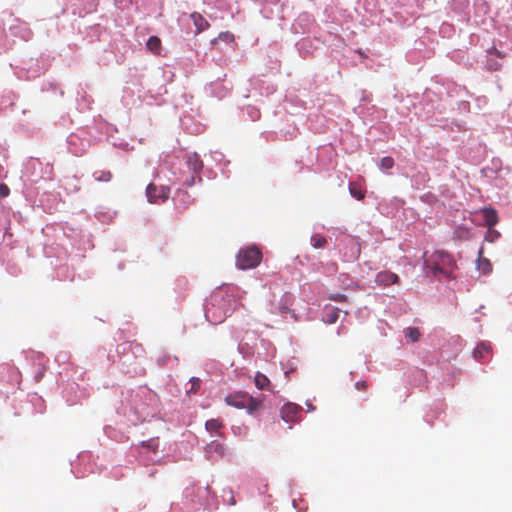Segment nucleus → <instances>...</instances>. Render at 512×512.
<instances>
[{
    "instance_id": "nucleus-19",
    "label": "nucleus",
    "mask_w": 512,
    "mask_h": 512,
    "mask_svg": "<svg viewBox=\"0 0 512 512\" xmlns=\"http://www.w3.org/2000/svg\"><path fill=\"white\" fill-rule=\"evenodd\" d=\"M405 336L410 342H417L420 339V332L415 327H409L405 330Z\"/></svg>"
},
{
    "instance_id": "nucleus-27",
    "label": "nucleus",
    "mask_w": 512,
    "mask_h": 512,
    "mask_svg": "<svg viewBox=\"0 0 512 512\" xmlns=\"http://www.w3.org/2000/svg\"><path fill=\"white\" fill-rule=\"evenodd\" d=\"M177 197L181 198L187 205L191 202L190 195L185 191H179Z\"/></svg>"
},
{
    "instance_id": "nucleus-20",
    "label": "nucleus",
    "mask_w": 512,
    "mask_h": 512,
    "mask_svg": "<svg viewBox=\"0 0 512 512\" xmlns=\"http://www.w3.org/2000/svg\"><path fill=\"white\" fill-rule=\"evenodd\" d=\"M311 243L314 248L319 249L326 245L327 240L324 236L317 234L311 237Z\"/></svg>"
},
{
    "instance_id": "nucleus-9",
    "label": "nucleus",
    "mask_w": 512,
    "mask_h": 512,
    "mask_svg": "<svg viewBox=\"0 0 512 512\" xmlns=\"http://www.w3.org/2000/svg\"><path fill=\"white\" fill-rule=\"evenodd\" d=\"M186 164H187L188 168L194 173L200 172L203 167V162L197 153L187 154L186 155Z\"/></svg>"
},
{
    "instance_id": "nucleus-10",
    "label": "nucleus",
    "mask_w": 512,
    "mask_h": 512,
    "mask_svg": "<svg viewBox=\"0 0 512 512\" xmlns=\"http://www.w3.org/2000/svg\"><path fill=\"white\" fill-rule=\"evenodd\" d=\"M483 254H484V249H483V247H481L478 252L477 268L483 274H488L492 271V264L489 259L483 257Z\"/></svg>"
},
{
    "instance_id": "nucleus-22",
    "label": "nucleus",
    "mask_w": 512,
    "mask_h": 512,
    "mask_svg": "<svg viewBox=\"0 0 512 512\" xmlns=\"http://www.w3.org/2000/svg\"><path fill=\"white\" fill-rule=\"evenodd\" d=\"M189 382L191 387L187 390V393L195 394L200 388L201 380L197 377H192Z\"/></svg>"
},
{
    "instance_id": "nucleus-11",
    "label": "nucleus",
    "mask_w": 512,
    "mask_h": 512,
    "mask_svg": "<svg viewBox=\"0 0 512 512\" xmlns=\"http://www.w3.org/2000/svg\"><path fill=\"white\" fill-rule=\"evenodd\" d=\"M485 225L488 228H493L498 223V214L497 211L493 208H484L482 210Z\"/></svg>"
},
{
    "instance_id": "nucleus-30",
    "label": "nucleus",
    "mask_w": 512,
    "mask_h": 512,
    "mask_svg": "<svg viewBox=\"0 0 512 512\" xmlns=\"http://www.w3.org/2000/svg\"><path fill=\"white\" fill-rule=\"evenodd\" d=\"M367 382L366 381H358L355 383V388L357 390H365L367 388Z\"/></svg>"
},
{
    "instance_id": "nucleus-14",
    "label": "nucleus",
    "mask_w": 512,
    "mask_h": 512,
    "mask_svg": "<svg viewBox=\"0 0 512 512\" xmlns=\"http://www.w3.org/2000/svg\"><path fill=\"white\" fill-rule=\"evenodd\" d=\"M349 193L357 200H363L365 197V191L362 190V187L358 182H351L349 184Z\"/></svg>"
},
{
    "instance_id": "nucleus-16",
    "label": "nucleus",
    "mask_w": 512,
    "mask_h": 512,
    "mask_svg": "<svg viewBox=\"0 0 512 512\" xmlns=\"http://www.w3.org/2000/svg\"><path fill=\"white\" fill-rule=\"evenodd\" d=\"M146 46L153 54L159 55L161 51V40L157 36H151L148 39Z\"/></svg>"
},
{
    "instance_id": "nucleus-18",
    "label": "nucleus",
    "mask_w": 512,
    "mask_h": 512,
    "mask_svg": "<svg viewBox=\"0 0 512 512\" xmlns=\"http://www.w3.org/2000/svg\"><path fill=\"white\" fill-rule=\"evenodd\" d=\"M93 176L98 182H109L113 177L112 173L108 170L96 171L94 172Z\"/></svg>"
},
{
    "instance_id": "nucleus-8",
    "label": "nucleus",
    "mask_w": 512,
    "mask_h": 512,
    "mask_svg": "<svg viewBox=\"0 0 512 512\" xmlns=\"http://www.w3.org/2000/svg\"><path fill=\"white\" fill-rule=\"evenodd\" d=\"M205 453L209 458L223 457L225 454V447L219 441L213 440L205 447Z\"/></svg>"
},
{
    "instance_id": "nucleus-12",
    "label": "nucleus",
    "mask_w": 512,
    "mask_h": 512,
    "mask_svg": "<svg viewBox=\"0 0 512 512\" xmlns=\"http://www.w3.org/2000/svg\"><path fill=\"white\" fill-rule=\"evenodd\" d=\"M191 18L196 27V34L205 31L209 27L208 21L198 12H193Z\"/></svg>"
},
{
    "instance_id": "nucleus-25",
    "label": "nucleus",
    "mask_w": 512,
    "mask_h": 512,
    "mask_svg": "<svg viewBox=\"0 0 512 512\" xmlns=\"http://www.w3.org/2000/svg\"><path fill=\"white\" fill-rule=\"evenodd\" d=\"M142 446L153 451V452H156L158 450V443L153 439L148 440V441H143Z\"/></svg>"
},
{
    "instance_id": "nucleus-15",
    "label": "nucleus",
    "mask_w": 512,
    "mask_h": 512,
    "mask_svg": "<svg viewBox=\"0 0 512 512\" xmlns=\"http://www.w3.org/2000/svg\"><path fill=\"white\" fill-rule=\"evenodd\" d=\"M491 351V346L489 343L482 342L474 349L473 355L476 359L480 360L485 357L486 354H489Z\"/></svg>"
},
{
    "instance_id": "nucleus-4",
    "label": "nucleus",
    "mask_w": 512,
    "mask_h": 512,
    "mask_svg": "<svg viewBox=\"0 0 512 512\" xmlns=\"http://www.w3.org/2000/svg\"><path fill=\"white\" fill-rule=\"evenodd\" d=\"M262 251L255 245L241 248L236 254V267L240 270L254 269L261 263Z\"/></svg>"
},
{
    "instance_id": "nucleus-31",
    "label": "nucleus",
    "mask_w": 512,
    "mask_h": 512,
    "mask_svg": "<svg viewBox=\"0 0 512 512\" xmlns=\"http://www.w3.org/2000/svg\"><path fill=\"white\" fill-rule=\"evenodd\" d=\"M496 54H497V56H499V57H503V55H502L499 51H497V50H496Z\"/></svg>"
},
{
    "instance_id": "nucleus-21",
    "label": "nucleus",
    "mask_w": 512,
    "mask_h": 512,
    "mask_svg": "<svg viewBox=\"0 0 512 512\" xmlns=\"http://www.w3.org/2000/svg\"><path fill=\"white\" fill-rule=\"evenodd\" d=\"M339 317V309L333 308L326 314V322L329 324H333L338 320Z\"/></svg>"
},
{
    "instance_id": "nucleus-24",
    "label": "nucleus",
    "mask_w": 512,
    "mask_h": 512,
    "mask_svg": "<svg viewBox=\"0 0 512 512\" xmlns=\"http://www.w3.org/2000/svg\"><path fill=\"white\" fill-rule=\"evenodd\" d=\"M500 237V233L493 228H489L488 232L485 236V240L489 242H494L496 239Z\"/></svg>"
},
{
    "instance_id": "nucleus-23",
    "label": "nucleus",
    "mask_w": 512,
    "mask_h": 512,
    "mask_svg": "<svg viewBox=\"0 0 512 512\" xmlns=\"http://www.w3.org/2000/svg\"><path fill=\"white\" fill-rule=\"evenodd\" d=\"M394 166V160L392 157H384L381 159L380 167L382 169H391Z\"/></svg>"
},
{
    "instance_id": "nucleus-6",
    "label": "nucleus",
    "mask_w": 512,
    "mask_h": 512,
    "mask_svg": "<svg viewBox=\"0 0 512 512\" xmlns=\"http://www.w3.org/2000/svg\"><path fill=\"white\" fill-rule=\"evenodd\" d=\"M301 408L293 403L285 404L281 409V417L287 423H293L298 421V416Z\"/></svg>"
},
{
    "instance_id": "nucleus-1",
    "label": "nucleus",
    "mask_w": 512,
    "mask_h": 512,
    "mask_svg": "<svg viewBox=\"0 0 512 512\" xmlns=\"http://www.w3.org/2000/svg\"><path fill=\"white\" fill-rule=\"evenodd\" d=\"M231 313V296L222 290L213 292L205 306V316L213 324H218Z\"/></svg>"
},
{
    "instance_id": "nucleus-13",
    "label": "nucleus",
    "mask_w": 512,
    "mask_h": 512,
    "mask_svg": "<svg viewBox=\"0 0 512 512\" xmlns=\"http://www.w3.org/2000/svg\"><path fill=\"white\" fill-rule=\"evenodd\" d=\"M254 383L259 390H270V380L260 372L256 373Z\"/></svg>"
},
{
    "instance_id": "nucleus-26",
    "label": "nucleus",
    "mask_w": 512,
    "mask_h": 512,
    "mask_svg": "<svg viewBox=\"0 0 512 512\" xmlns=\"http://www.w3.org/2000/svg\"><path fill=\"white\" fill-rule=\"evenodd\" d=\"M329 299L336 302H345L347 300V297L346 295L341 293H334L329 296Z\"/></svg>"
},
{
    "instance_id": "nucleus-17",
    "label": "nucleus",
    "mask_w": 512,
    "mask_h": 512,
    "mask_svg": "<svg viewBox=\"0 0 512 512\" xmlns=\"http://www.w3.org/2000/svg\"><path fill=\"white\" fill-rule=\"evenodd\" d=\"M222 427H223V423L219 419H210V420L206 421V423H205V428L209 432L218 433Z\"/></svg>"
},
{
    "instance_id": "nucleus-3",
    "label": "nucleus",
    "mask_w": 512,
    "mask_h": 512,
    "mask_svg": "<svg viewBox=\"0 0 512 512\" xmlns=\"http://www.w3.org/2000/svg\"><path fill=\"white\" fill-rule=\"evenodd\" d=\"M425 265L434 276L442 274L445 277H450L454 262L448 253L437 251L425 260Z\"/></svg>"
},
{
    "instance_id": "nucleus-28",
    "label": "nucleus",
    "mask_w": 512,
    "mask_h": 512,
    "mask_svg": "<svg viewBox=\"0 0 512 512\" xmlns=\"http://www.w3.org/2000/svg\"><path fill=\"white\" fill-rule=\"evenodd\" d=\"M10 193V189L6 184H0V196L7 197Z\"/></svg>"
},
{
    "instance_id": "nucleus-29",
    "label": "nucleus",
    "mask_w": 512,
    "mask_h": 512,
    "mask_svg": "<svg viewBox=\"0 0 512 512\" xmlns=\"http://www.w3.org/2000/svg\"><path fill=\"white\" fill-rule=\"evenodd\" d=\"M219 38L224 41L233 40V35L229 32H222L219 34Z\"/></svg>"
},
{
    "instance_id": "nucleus-7",
    "label": "nucleus",
    "mask_w": 512,
    "mask_h": 512,
    "mask_svg": "<svg viewBox=\"0 0 512 512\" xmlns=\"http://www.w3.org/2000/svg\"><path fill=\"white\" fill-rule=\"evenodd\" d=\"M375 282L379 286L386 287L398 283L399 277L391 271H381L376 275Z\"/></svg>"
},
{
    "instance_id": "nucleus-5",
    "label": "nucleus",
    "mask_w": 512,
    "mask_h": 512,
    "mask_svg": "<svg viewBox=\"0 0 512 512\" xmlns=\"http://www.w3.org/2000/svg\"><path fill=\"white\" fill-rule=\"evenodd\" d=\"M169 192V188L164 186L157 187L154 184H149L146 189L148 200L151 203H156L158 200H167L169 197Z\"/></svg>"
},
{
    "instance_id": "nucleus-32",
    "label": "nucleus",
    "mask_w": 512,
    "mask_h": 512,
    "mask_svg": "<svg viewBox=\"0 0 512 512\" xmlns=\"http://www.w3.org/2000/svg\"><path fill=\"white\" fill-rule=\"evenodd\" d=\"M193 184V179L191 180V182L188 183L189 186H192Z\"/></svg>"
},
{
    "instance_id": "nucleus-2",
    "label": "nucleus",
    "mask_w": 512,
    "mask_h": 512,
    "mask_svg": "<svg viewBox=\"0 0 512 512\" xmlns=\"http://www.w3.org/2000/svg\"><path fill=\"white\" fill-rule=\"evenodd\" d=\"M224 401L228 406L246 409L248 414H254L263 406L261 399L254 398L244 391L230 393L224 398Z\"/></svg>"
}]
</instances>
